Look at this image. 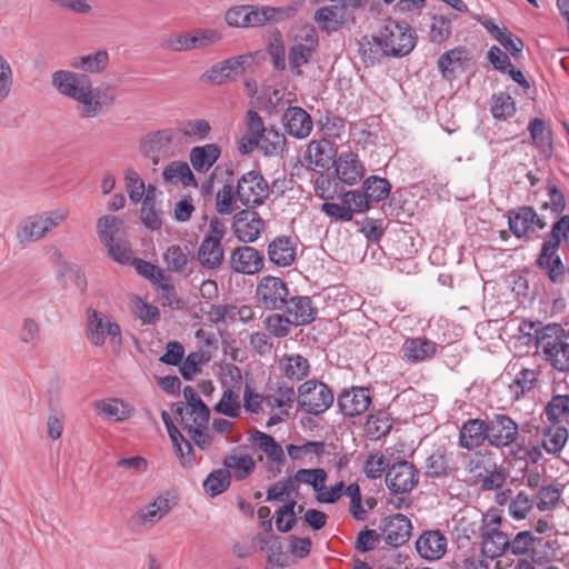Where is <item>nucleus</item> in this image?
<instances>
[{
    "label": "nucleus",
    "instance_id": "6e6552de",
    "mask_svg": "<svg viewBox=\"0 0 569 569\" xmlns=\"http://www.w3.org/2000/svg\"><path fill=\"white\" fill-rule=\"evenodd\" d=\"M86 333L88 340L97 347H102L107 339L117 345L121 342L119 325L110 316L91 308L87 310Z\"/></svg>",
    "mask_w": 569,
    "mask_h": 569
},
{
    "label": "nucleus",
    "instance_id": "2f4dec72",
    "mask_svg": "<svg viewBox=\"0 0 569 569\" xmlns=\"http://www.w3.org/2000/svg\"><path fill=\"white\" fill-rule=\"evenodd\" d=\"M284 313L293 322V326H305L315 319L316 309L309 297L297 296L286 300Z\"/></svg>",
    "mask_w": 569,
    "mask_h": 569
},
{
    "label": "nucleus",
    "instance_id": "e433bc0d",
    "mask_svg": "<svg viewBox=\"0 0 569 569\" xmlns=\"http://www.w3.org/2000/svg\"><path fill=\"white\" fill-rule=\"evenodd\" d=\"M94 410L104 419L124 421L133 415V408L117 398L102 399L94 402Z\"/></svg>",
    "mask_w": 569,
    "mask_h": 569
},
{
    "label": "nucleus",
    "instance_id": "680f3d73",
    "mask_svg": "<svg viewBox=\"0 0 569 569\" xmlns=\"http://www.w3.org/2000/svg\"><path fill=\"white\" fill-rule=\"evenodd\" d=\"M229 486L230 478L224 469L213 470L203 481V489L210 497L222 493Z\"/></svg>",
    "mask_w": 569,
    "mask_h": 569
},
{
    "label": "nucleus",
    "instance_id": "7ed1b4c3",
    "mask_svg": "<svg viewBox=\"0 0 569 569\" xmlns=\"http://www.w3.org/2000/svg\"><path fill=\"white\" fill-rule=\"evenodd\" d=\"M293 14L291 7L237 6L226 12L224 19L233 28H257L287 20Z\"/></svg>",
    "mask_w": 569,
    "mask_h": 569
},
{
    "label": "nucleus",
    "instance_id": "a211bd4d",
    "mask_svg": "<svg viewBox=\"0 0 569 569\" xmlns=\"http://www.w3.org/2000/svg\"><path fill=\"white\" fill-rule=\"evenodd\" d=\"M337 179L348 186L357 184L366 173L363 163L353 151H342L333 162Z\"/></svg>",
    "mask_w": 569,
    "mask_h": 569
},
{
    "label": "nucleus",
    "instance_id": "603ef678",
    "mask_svg": "<svg viewBox=\"0 0 569 569\" xmlns=\"http://www.w3.org/2000/svg\"><path fill=\"white\" fill-rule=\"evenodd\" d=\"M200 310L212 325L234 322V305L209 303L206 307H201Z\"/></svg>",
    "mask_w": 569,
    "mask_h": 569
},
{
    "label": "nucleus",
    "instance_id": "ea45409f",
    "mask_svg": "<svg viewBox=\"0 0 569 569\" xmlns=\"http://www.w3.org/2000/svg\"><path fill=\"white\" fill-rule=\"evenodd\" d=\"M286 136L279 129L271 127L252 144L260 149L264 156H281L286 149Z\"/></svg>",
    "mask_w": 569,
    "mask_h": 569
},
{
    "label": "nucleus",
    "instance_id": "13d9d810",
    "mask_svg": "<svg viewBox=\"0 0 569 569\" xmlns=\"http://www.w3.org/2000/svg\"><path fill=\"white\" fill-rule=\"evenodd\" d=\"M548 420L562 422L569 416V395H557L551 398L546 407Z\"/></svg>",
    "mask_w": 569,
    "mask_h": 569
},
{
    "label": "nucleus",
    "instance_id": "864d4df0",
    "mask_svg": "<svg viewBox=\"0 0 569 569\" xmlns=\"http://www.w3.org/2000/svg\"><path fill=\"white\" fill-rule=\"evenodd\" d=\"M568 440V431L562 426H551L543 431L542 446L549 453L561 451Z\"/></svg>",
    "mask_w": 569,
    "mask_h": 569
},
{
    "label": "nucleus",
    "instance_id": "f03ea898",
    "mask_svg": "<svg viewBox=\"0 0 569 569\" xmlns=\"http://www.w3.org/2000/svg\"><path fill=\"white\" fill-rule=\"evenodd\" d=\"M537 350L555 370L569 371V332L560 325L549 323L539 330Z\"/></svg>",
    "mask_w": 569,
    "mask_h": 569
},
{
    "label": "nucleus",
    "instance_id": "774afa93",
    "mask_svg": "<svg viewBox=\"0 0 569 569\" xmlns=\"http://www.w3.org/2000/svg\"><path fill=\"white\" fill-rule=\"evenodd\" d=\"M209 360V356L202 350L189 353L180 366L181 376L186 380L193 379V377L200 372L201 366L207 363Z\"/></svg>",
    "mask_w": 569,
    "mask_h": 569
},
{
    "label": "nucleus",
    "instance_id": "393cba45",
    "mask_svg": "<svg viewBox=\"0 0 569 569\" xmlns=\"http://www.w3.org/2000/svg\"><path fill=\"white\" fill-rule=\"evenodd\" d=\"M337 150L335 144L327 140H312L306 150V161L315 170L322 171L328 169L335 162Z\"/></svg>",
    "mask_w": 569,
    "mask_h": 569
},
{
    "label": "nucleus",
    "instance_id": "6ab92c4d",
    "mask_svg": "<svg viewBox=\"0 0 569 569\" xmlns=\"http://www.w3.org/2000/svg\"><path fill=\"white\" fill-rule=\"evenodd\" d=\"M256 293L264 308L278 309L284 305L289 291L283 280L267 276L258 283Z\"/></svg>",
    "mask_w": 569,
    "mask_h": 569
},
{
    "label": "nucleus",
    "instance_id": "c03bdc74",
    "mask_svg": "<svg viewBox=\"0 0 569 569\" xmlns=\"http://www.w3.org/2000/svg\"><path fill=\"white\" fill-rule=\"evenodd\" d=\"M124 233V222L122 219L103 214L97 220V234L102 244L122 238Z\"/></svg>",
    "mask_w": 569,
    "mask_h": 569
},
{
    "label": "nucleus",
    "instance_id": "c9c22d12",
    "mask_svg": "<svg viewBox=\"0 0 569 569\" xmlns=\"http://www.w3.org/2000/svg\"><path fill=\"white\" fill-rule=\"evenodd\" d=\"M469 59V51L463 47H458L441 54L437 64L442 77L451 80L458 70L463 69Z\"/></svg>",
    "mask_w": 569,
    "mask_h": 569
},
{
    "label": "nucleus",
    "instance_id": "58836bf2",
    "mask_svg": "<svg viewBox=\"0 0 569 569\" xmlns=\"http://www.w3.org/2000/svg\"><path fill=\"white\" fill-rule=\"evenodd\" d=\"M223 466L229 478L233 477L236 480H243L253 472L256 462L248 453H232L224 457Z\"/></svg>",
    "mask_w": 569,
    "mask_h": 569
},
{
    "label": "nucleus",
    "instance_id": "f8f14e48",
    "mask_svg": "<svg viewBox=\"0 0 569 569\" xmlns=\"http://www.w3.org/2000/svg\"><path fill=\"white\" fill-rule=\"evenodd\" d=\"M318 47V33L313 27L306 26L299 30L293 38L288 54V62L291 71L300 74V68L307 64Z\"/></svg>",
    "mask_w": 569,
    "mask_h": 569
},
{
    "label": "nucleus",
    "instance_id": "8fccbe9b",
    "mask_svg": "<svg viewBox=\"0 0 569 569\" xmlns=\"http://www.w3.org/2000/svg\"><path fill=\"white\" fill-rule=\"evenodd\" d=\"M217 413L229 418H239L241 416V402L239 393L232 388H227L220 398V400L213 407Z\"/></svg>",
    "mask_w": 569,
    "mask_h": 569
},
{
    "label": "nucleus",
    "instance_id": "aec40b11",
    "mask_svg": "<svg viewBox=\"0 0 569 569\" xmlns=\"http://www.w3.org/2000/svg\"><path fill=\"white\" fill-rule=\"evenodd\" d=\"M232 229L238 240L249 243L259 238L264 229V222L256 211L242 210L234 216Z\"/></svg>",
    "mask_w": 569,
    "mask_h": 569
},
{
    "label": "nucleus",
    "instance_id": "3c124183",
    "mask_svg": "<svg viewBox=\"0 0 569 569\" xmlns=\"http://www.w3.org/2000/svg\"><path fill=\"white\" fill-rule=\"evenodd\" d=\"M18 339L28 350H36L40 341V326L38 321L31 317L23 318L19 328Z\"/></svg>",
    "mask_w": 569,
    "mask_h": 569
},
{
    "label": "nucleus",
    "instance_id": "39448f33",
    "mask_svg": "<svg viewBox=\"0 0 569 569\" xmlns=\"http://www.w3.org/2000/svg\"><path fill=\"white\" fill-rule=\"evenodd\" d=\"M373 42L383 56L400 58L413 50L416 34L406 22L388 20L373 37Z\"/></svg>",
    "mask_w": 569,
    "mask_h": 569
},
{
    "label": "nucleus",
    "instance_id": "5701e85b",
    "mask_svg": "<svg viewBox=\"0 0 569 569\" xmlns=\"http://www.w3.org/2000/svg\"><path fill=\"white\" fill-rule=\"evenodd\" d=\"M231 268L243 274H254L262 270L264 257L253 247L244 246L237 248L230 258Z\"/></svg>",
    "mask_w": 569,
    "mask_h": 569
},
{
    "label": "nucleus",
    "instance_id": "a18cd8bd",
    "mask_svg": "<svg viewBox=\"0 0 569 569\" xmlns=\"http://www.w3.org/2000/svg\"><path fill=\"white\" fill-rule=\"evenodd\" d=\"M325 442L307 441L303 445H288L287 452L292 461L315 463V458H319L325 452Z\"/></svg>",
    "mask_w": 569,
    "mask_h": 569
},
{
    "label": "nucleus",
    "instance_id": "72a5a7b5",
    "mask_svg": "<svg viewBox=\"0 0 569 569\" xmlns=\"http://www.w3.org/2000/svg\"><path fill=\"white\" fill-rule=\"evenodd\" d=\"M178 413L181 418L183 432L190 431V429L206 428L210 418L209 408L203 401H197L178 409Z\"/></svg>",
    "mask_w": 569,
    "mask_h": 569
},
{
    "label": "nucleus",
    "instance_id": "f3484780",
    "mask_svg": "<svg viewBox=\"0 0 569 569\" xmlns=\"http://www.w3.org/2000/svg\"><path fill=\"white\" fill-rule=\"evenodd\" d=\"M386 483L395 493L411 491L418 483V473L412 463L399 461L393 463L386 473Z\"/></svg>",
    "mask_w": 569,
    "mask_h": 569
},
{
    "label": "nucleus",
    "instance_id": "e2e57ef3",
    "mask_svg": "<svg viewBox=\"0 0 569 569\" xmlns=\"http://www.w3.org/2000/svg\"><path fill=\"white\" fill-rule=\"evenodd\" d=\"M362 189L370 202H379L388 197L390 192V183L383 178L371 176L365 180Z\"/></svg>",
    "mask_w": 569,
    "mask_h": 569
},
{
    "label": "nucleus",
    "instance_id": "338daca9",
    "mask_svg": "<svg viewBox=\"0 0 569 569\" xmlns=\"http://www.w3.org/2000/svg\"><path fill=\"white\" fill-rule=\"evenodd\" d=\"M339 180L322 172L315 180V193L317 197L331 200L335 199L339 192Z\"/></svg>",
    "mask_w": 569,
    "mask_h": 569
},
{
    "label": "nucleus",
    "instance_id": "6e6d98bb",
    "mask_svg": "<svg viewBox=\"0 0 569 569\" xmlns=\"http://www.w3.org/2000/svg\"><path fill=\"white\" fill-rule=\"evenodd\" d=\"M455 19V14L432 17L430 24V40L433 43L445 42L451 36V22Z\"/></svg>",
    "mask_w": 569,
    "mask_h": 569
},
{
    "label": "nucleus",
    "instance_id": "412c9836",
    "mask_svg": "<svg viewBox=\"0 0 569 569\" xmlns=\"http://www.w3.org/2000/svg\"><path fill=\"white\" fill-rule=\"evenodd\" d=\"M162 421L168 430L169 437L176 448V453L180 463L184 468H191L200 459L192 448V443L186 439V436L172 423L167 411L161 412Z\"/></svg>",
    "mask_w": 569,
    "mask_h": 569
},
{
    "label": "nucleus",
    "instance_id": "b1692460",
    "mask_svg": "<svg viewBox=\"0 0 569 569\" xmlns=\"http://www.w3.org/2000/svg\"><path fill=\"white\" fill-rule=\"evenodd\" d=\"M447 538L439 530H428L419 536L416 541L418 555L428 560H439L447 551Z\"/></svg>",
    "mask_w": 569,
    "mask_h": 569
},
{
    "label": "nucleus",
    "instance_id": "79ce46f5",
    "mask_svg": "<svg viewBox=\"0 0 569 569\" xmlns=\"http://www.w3.org/2000/svg\"><path fill=\"white\" fill-rule=\"evenodd\" d=\"M252 443L259 448L270 461L282 465L284 462V451L276 439L262 431L254 430L250 437Z\"/></svg>",
    "mask_w": 569,
    "mask_h": 569
},
{
    "label": "nucleus",
    "instance_id": "20e7f679",
    "mask_svg": "<svg viewBox=\"0 0 569 569\" xmlns=\"http://www.w3.org/2000/svg\"><path fill=\"white\" fill-rule=\"evenodd\" d=\"M69 217L66 208L40 211L21 219L16 226V239L22 247L38 242Z\"/></svg>",
    "mask_w": 569,
    "mask_h": 569
},
{
    "label": "nucleus",
    "instance_id": "a878e982",
    "mask_svg": "<svg viewBox=\"0 0 569 569\" xmlns=\"http://www.w3.org/2000/svg\"><path fill=\"white\" fill-rule=\"evenodd\" d=\"M282 123L291 137L307 138L313 128L310 114L300 107H289L282 114Z\"/></svg>",
    "mask_w": 569,
    "mask_h": 569
},
{
    "label": "nucleus",
    "instance_id": "de8ad7c7",
    "mask_svg": "<svg viewBox=\"0 0 569 569\" xmlns=\"http://www.w3.org/2000/svg\"><path fill=\"white\" fill-rule=\"evenodd\" d=\"M177 131L187 140L202 141L211 132V126L206 119H189L178 123Z\"/></svg>",
    "mask_w": 569,
    "mask_h": 569
},
{
    "label": "nucleus",
    "instance_id": "9b49d317",
    "mask_svg": "<svg viewBox=\"0 0 569 569\" xmlns=\"http://www.w3.org/2000/svg\"><path fill=\"white\" fill-rule=\"evenodd\" d=\"M174 139L176 130L172 128L151 131L140 140L139 148L144 157L149 158L153 164H158L161 159L174 154Z\"/></svg>",
    "mask_w": 569,
    "mask_h": 569
},
{
    "label": "nucleus",
    "instance_id": "9d476101",
    "mask_svg": "<svg viewBox=\"0 0 569 569\" xmlns=\"http://www.w3.org/2000/svg\"><path fill=\"white\" fill-rule=\"evenodd\" d=\"M270 187L264 177L256 170L243 173L236 186V197L246 207H258L268 199Z\"/></svg>",
    "mask_w": 569,
    "mask_h": 569
},
{
    "label": "nucleus",
    "instance_id": "bf43d9fd",
    "mask_svg": "<svg viewBox=\"0 0 569 569\" xmlns=\"http://www.w3.org/2000/svg\"><path fill=\"white\" fill-rule=\"evenodd\" d=\"M426 475L431 478L448 476L452 467L445 452L436 451L426 460Z\"/></svg>",
    "mask_w": 569,
    "mask_h": 569
},
{
    "label": "nucleus",
    "instance_id": "473e14b6",
    "mask_svg": "<svg viewBox=\"0 0 569 569\" xmlns=\"http://www.w3.org/2000/svg\"><path fill=\"white\" fill-rule=\"evenodd\" d=\"M221 148L216 143L193 147L189 152V160L197 172L206 173L218 161Z\"/></svg>",
    "mask_w": 569,
    "mask_h": 569
},
{
    "label": "nucleus",
    "instance_id": "37998d69",
    "mask_svg": "<svg viewBox=\"0 0 569 569\" xmlns=\"http://www.w3.org/2000/svg\"><path fill=\"white\" fill-rule=\"evenodd\" d=\"M198 260L207 269H217L223 260V248L219 240L204 237L199 249Z\"/></svg>",
    "mask_w": 569,
    "mask_h": 569
},
{
    "label": "nucleus",
    "instance_id": "4468645a",
    "mask_svg": "<svg viewBox=\"0 0 569 569\" xmlns=\"http://www.w3.org/2000/svg\"><path fill=\"white\" fill-rule=\"evenodd\" d=\"M177 505V498L170 492L156 496L150 502L140 507L133 518L142 527H153L160 522Z\"/></svg>",
    "mask_w": 569,
    "mask_h": 569
},
{
    "label": "nucleus",
    "instance_id": "0e129e2a",
    "mask_svg": "<svg viewBox=\"0 0 569 569\" xmlns=\"http://www.w3.org/2000/svg\"><path fill=\"white\" fill-rule=\"evenodd\" d=\"M132 312L143 322L148 325L156 323L159 320V309L143 301L140 297L133 296L130 300Z\"/></svg>",
    "mask_w": 569,
    "mask_h": 569
},
{
    "label": "nucleus",
    "instance_id": "49530a36",
    "mask_svg": "<svg viewBox=\"0 0 569 569\" xmlns=\"http://www.w3.org/2000/svg\"><path fill=\"white\" fill-rule=\"evenodd\" d=\"M141 221L151 230H158L162 224L161 212L156 209V189L152 186L148 187L142 200Z\"/></svg>",
    "mask_w": 569,
    "mask_h": 569
},
{
    "label": "nucleus",
    "instance_id": "cd10ccee",
    "mask_svg": "<svg viewBox=\"0 0 569 569\" xmlns=\"http://www.w3.org/2000/svg\"><path fill=\"white\" fill-rule=\"evenodd\" d=\"M411 529V521L406 516L401 513L390 516L386 519L383 539L389 546H402L409 540Z\"/></svg>",
    "mask_w": 569,
    "mask_h": 569
},
{
    "label": "nucleus",
    "instance_id": "052dcab7",
    "mask_svg": "<svg viewBox=\"0 0 569 569\" xmlns=\"http://www.w3.org/2000/svg\"><path fill=\"white\" fill-rule=\"evenodd\" d=\"M533 508L531 497L525 491H519L508 503L509 516L515 520H523Z\"/></svg>",
    "mask_w": 569,
    "mask_h": 569
},
{
    "label": "nucleus",
    "instance_id": "4be33fe9",
    "mask_svg": "<svg viewBox=\"0 0 569 569\" xmlns=\"http://www.w3.org/2000/svg\"><path fill=\"white\" fill-rule=\"evenodd\" d=\"M338 405L345 416H360L365 413L371 405L370 391L365 387H353L339 396Z\"/></svg>",
    "mask_w": 569,
    "mask_h": 569
},
{
    "label": "nucleus",
    "instance_id": "ddd939ff",
    "mask_svg": "<svg viewBox=\"0 0 569 569\" xmlns=\"http://www.w3.org/2000/svg\"><path fill=\"white\" fill-rule=\"evenodd\" d=\"M487 438L490 446L505 448L515 443L519 437L518 423L507 415L497 413L487 420Z\"/></svg>",
    "mask_w": 569,
    "mask_h": 569
},
{
    "label": "nucleus",
    "instance_id": "c85d7f7f",
    "mask_svg": "<svg viewBox=\"0 0 569 569\" xmlns=\"http://www.w3.org/2000/svg\"><path fill=\"white\" fill-rule=\"evenodd\" d=\"M487 421L475 418L462 423L459 432V446L467 450L481 447L487 438Z\"/></svg>",
    "mask_w": 569,
    "mask_h": 569
},
{
    "label": "nucleus",
    "instance_id": "5fc2aeb1",
    "mask_svg": "<svg viewBox=\"0 0 569 569\" xmlns=\"http://www.w3.org/2000/svg\"><path fill=\"white\" fill-rule=\"evenodd\" d=\"M124 182L129 199L133 203H138L143 200L148 188H146L143 179L134 169L129 168L126 170Z\"/></svg>",
    "mask_w": 569,
    "mask_h": 569
},
{
    "label": "nucleus",
    "instance_id": "4c0bfd02",
    "mask_svg": "<svg viewBox=\"0 0 569 569\" xmlns=\"http://www.w3.org/2000/svg\"><path fill=\"white\" fill-rule=\"evenodd\" d=\"M296 398L297 396L293 387L280 383L273 391H270L264 396V403L271 410L278 409L281 415L288 416Z\"/></svg>",
    "mask_w": 569,
    "mask_h": 569
},
{
    "label": "nucleus",
    "instance_id": "c756f323",
    "mask_svg": "<svg viewBox=\"0 0 569 569\" xmlns=\"http://www.w3.org/2000/svg\"><path fill=\"white\" fill-rule=\"evenodd\" d=\"M267 253L271 263L289 267L296 260L297 246L290 237H278L269 243Z\"/></svg>",
    "mask_w": 569,
    "mask_h": 569
},
{
    "label": "nucleus",
    "instance_id": "09e8293b",
    "mask_svg": "<svg viewBox=\"0 0 569 569\" xmlns=\"http://www.w3.org/2000/svg\"><path fill=\"white\" fill-rule=\"evenodd\" d=\"M295 488L300 487V485H307L312 488L315 493L322 490L323 483H326L328 473L322 468H313V469H299L291 477Z\"/></svg>",
    "mask_w": 569,
    "mask_h": 569
},
{
    "label": "nucleus",
    "instance_id": "f704fd0d",
    "mask_svg": "<svg viewBox=\"0 0 569 569\" xmlns=\"http://www.w3.org/2000/svg\"><path fill=\"white\" fill-rule=\"evenodd\" d=\"M109 64V53L107 50H98L96 52L74 56L71 58L69 66L74 70H81L86 74H100Z\"/></svg>",
    "mask_w": 569,
    "mask_h": 569
},
{
    "label": "nucleus",
    "instance_id": "0eeeda50",
    "mask_svg": "<svg viewBox=\"0 0 569 569\" xmlns=\"http://www.w3.org/2000/svg\"><path fill=\"white\" fill-rule=\"evenodd\" d=\"M501 525L502 516L497 509H490L482 516L481 552L486 558L495 559L508 552L509 537L501 530Z\"/></svg>",
    "mask_w": 569,
    "mask_h": 569
},
{
    "label": "nucleus",
    "instance_id": "7c9ffc66",
    "mask_svg": "<svg viewBox=\"0 0 569 569\" xmlns=\"http://www.w3.org/2000/svg\"><path fill=\"white\" fill-rule=\"evenodd\" d=\"M278 369L282 377L292 381H300L309 375L310 363L307 358L299 353H288L279 358Z\"/></svg>",
    "mask_w": 569,
    "mask_h": 569
},
{
    "label": "nucleus",
    "instance_id": "423d86ee",
    "mask_svg": "<svg viewBox=\"0 0 569 569\" xmlns=\"http://www.w3.org/2000/svg\"><path fill=\"white\" fill-rule=\"evenodd\" d=\"M565 240L569 248V216H562L553 223L548 239L543 242L537 263L545 269L552 282L561 281L565 267L557 250L561 240Z\"/></svg>",
    "mask_w": 569,
    "mask_h": 569
},
{
    "label": "nucleus",
    "instance_id": "a19ab883",
    "mask_svg": "<svg viewBox=\"0 0 569 569\" xmlns=\"http://www.w3.org/2000/svg\"><path fill=\"white\" fill-rule=\"evenodd\" d=\"M162 177L167 183H181L184 187H197L198 182L189 164L184 161H172L164 167Z\"/></svg>",
    "mask_w": 569,
    "mask_h": 569
},
{
    "label": "nucleus",
    "instance_id": "bb28decb",
    "mask_svg": "<svg viewBox=\"0 0 569 569\" xmlns=\"http://www.w3.org/2000/svg\"><path fill=\"white\" fill-rule=\"evenodd\" d=\"M437 352V343L425 337L407 338L401 347L402 358L409 363L430 360Z\"/></svg>",
    "mask_w": 569,
    "mask_h": 569
},
{
    "label": "nucleus",
    "instance_id": "1a4fd4ad",
    "mask_svg": "<svg viewBox=\"0 0 569 569\" xmlns=\"http://www.w3.org/2000/svg\"><path fill=\"white\" fill-rule=\"evenodd\" d=\"M297 399L307 413L320 415L333 403V393L323 382L307 380L298 388Z\"/></svg>",
    "mask_w": 569,
    "mask_h": 569
},
{
    "label": "nucleus",
    "instance_id": "69168bd1",
    "mask_svg": "<svg viewBox=\"0 0 569 569\" xmlns=\"http://www.w3.org/2000/svg\"><path fill=\"white\" fill-rule=\"evenodd\" d=\"M163 261L169 271L181 273L186 270L189 258L181 247L172 244L163 252Z\"/></svg>",
    "mask_w": 569,
    "mask_h": 569
},
{
    "label": "nucleus",
    "instance_id": "4d7b16f0",
    "mask_svg": "<svg viewBox=\"0 0 569 569\" xmlns=\"http://www.w3.org/2000/svg\"><path fill=\"white\" fill-rule=\"evenodd\" d=\"M536 505L540 511L552 510L561 498V490L553 485H543L536 492Z\"/></svg>",
    "mask_w": 569,
    "mask_h": 569
},
{
    "label": "nucleus",
    "instance_id": "2eb2a0df",
    "mask_svg": "<svg viewBox=\"0 0 569 569\" xmlns=\"http://www.w3.org/2000/svg\"><path fill=\"white\" fill-rule=\"evenodd\" d=\"M251 61V54H240L220 61L202 73L201 81L212 84H222L232 77L243 73L246 66Z\"/></svg>",
    "mask_w": 569,
    "mask_h": 569
},
{
    "label": "nucleus",
    "instance_id": "dca6fc26",
    "mask_svg": "<svg viewBox=\"0 0 569 569\" xmlns=\"http://www.w3.org/2000/svg\"><path fill=\"white\" fill-rule=\"evenodd\" d=\"M510 231L518 238H530L533 233L547 227V221L539 217L533 208L521 207L508 216Z\"/></svg>",
    "mask_w": 569,
    "mask_h": 569
},
{
    "label": "nucleus",
    "instance_id": "f257e3e1",
    "mask_svg": "<svg viewBox=\"0 0 569 569\" xmlns=\"http://www.w3.org/2000/svg\"><path fill=\"white\" fill-rule=\"evenodd\" d=\"M52 87L77 103L80 118H96L109 110L117 100V90L111 84L93 87L90 77L72 70H57L51 77Z\"/></svg>",
    "mask_w": 569,
    "mask_h": 569
}]
</instances>
